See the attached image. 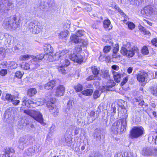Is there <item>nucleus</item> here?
<instances>
[{
	"instance_id": "obj_6",
	"label": "nucleus",
	"mask_w": 157,
	"mask_h": 157,
	"mask_svg": "<svg viewBox=\"0 0 157 157\" xmlns=\"http://www.w3.org/2000/svg\"><path fill=\"white\" fill-rule=\"evenodd\" d=\"M47 100L46 105L50 112L55 117L57 116L59 110L56 106L54 104L56 102V99H47Z\"/></svg>"
},
{
	"instance_id": "obj_42",
	"label": "nucleus",
	"mask_w": 157,
	"mask_h": 157,
	"mask_svg": "<svg viewBox=\"0 0 157 157\" xmlns=\"http://www.w3.org/2000/svg\"><path fill=\"white\" fill-rule=\"evenodd\" d=\"M119 50V46L118 44H117L115 45V46L113 48V53L115 54L117 53Z\"/></svg>"
},
{
	"instance_id": "obj_28",
	"label": "nucleus",
	"mask_w": 157,
	"mask_h": 157,
	"mask_svg": "<svg viewBox=\"0 0 157 157\" xmlns=\"http://www.w3.org/2000/svg\"><path fill=\"white\" fill-rule=\"evenodd\" d=\"M74 88L76 92H80L82 91L83 86L82 84L78 83L74 86Z\"/></svg>"
},
{
	"instance_id": "obj_59",
	"label": "nucleus",
	"mask_w": 157,
	"mask_h": 157,
	"mask_svg": "<svg viewBox=\"0 0 157 157\" xmlns=\"http://www.w3.org/2000/svg\"><path fill=\"white\" fill-rule=\"evenodd\" d=\"M5 98H15L13 97L11 94H7L6 95Z\"/></svg>"
},
{
	"instance_id": "obj_44",
	"label": "nucleus",
	"mask_w": 157,
	"mask_h": 157,
	"mask_svg": "<svg viewBox=\"0 0 157 157\" xmlns=\"http://www.w3.org/2000/svg\"><path fill=\"white\" fill-rule=\"evenodd\" d=\"M151 43L153 46L157 47V38H153L151 40Z\"/></svg>"
},
{
	"instance_id": "obj_10",
	"label": "nucleus",
	"mask_w": 157,
	"mask_h": 157,
	"mask_svg": "<svg viewBox=\"0 0 157 157\" xmlns=\"http://www.w3.org/2000/svg\"><path fill=\"white\" fill-rule=\"evenodd\" d=\"M65 87L63 85L59 84L56 87L55 90V95L57 97L63 96L65 93Z\"/></svg>"
},
{
	"instance_id": "obj_58",
	"label": "nucleus",
	"mask_w": 157,
	"mask_h": 157,
	"mask_svg": "<svg viewBox=\"0 0 157 157\" xmlns=\"http://www.w3.org/2000/svg\"><path fill=\"white\" fill-rule=\"evenodd\" d=\"M115 157H123L122 153L120 152L117 153L115 155Z\"/></svg>"
},
{
	"instance_id": "obj_53",
	"label": "nucleus",
	"mask_w": 157,
	"mask_h": 157,
	"mask_svg": "<svg viewBox=\"0 0 157 157\" xmlns=\"http://www.w3.org/2000/svg\"><path fill=\"white\" fill-rule=\"evenodd\" d=\"M111 56L109 55H107L105 56V60L106 62H109L111 60Z\"/></svg>"
},
{
	"instance_id": "obj_45",
	"label": "nucleus",
	"mask_w": 157,
	"mask_h": 157,
	"mask_svg": "<svg viewBox=\"0 0 157 157\" xmlns=\"http://www.w3.org/2000/svg\"><path fill=\"white\" fill-rule=\"evenodd\" d=\"M7 73V70L6 69H2L0 71V75L2 76H4L6 75Z\"/></svg>"
},
{
	"instance_id": "obj_64",
	"label": "nucleus",
	"mask_w": 157,
	"mask_h": 157,
	"mask_svg": "<svg viewBox=\"0 0 157 157\" xmlns=\"http://www.w3.org/2000/svg\"><path fill=\"white\" fill-rule=\"evenodd\" d=\"M144 101H141L139 103V105L141 106H142L144 104Z\"/></svg>"
},
{
	"instance_id": "obj_37",
	"label": "nucleus",
	"mask_w": 157,
	"mask_h": 157,
	"mask_svg": "<svg viewBox=\"0 0 157 157\" xmlns=\"http://www.w3.org/2000/svg\"><path fill=\"white\" fill-rule=\"evenodd\" d=\"M69 129L71 130V132L72 133V130L75 129V131H74V133L75 135H77L79 133V128L75 127V126H71L69 128Z\"/></svg>"
},
{
	"instance_id": "obj_9",
	"label": "nucleus",
	"mask_w": 157,
	"mask_h": 157,
	"mask_svg": "<svg viewBox=\"0 0 157 157\" xmlns=\"http://www.w3.org/2000/svg\"><path fill=\"white\" fill-rule=\"evenodd\" d=\"M85 57L84 56H82L80 54L70 55L69 56V58L70 59L79 64H81L83 62Z\"/></svg>"
},
{
	"instance_id": "obj_48",
	"label": "nucleus",
	"mask_w": 157,
	"mask_h": 157,
	"mask_svg": "<svg viewBox=\"0 0 157 157\" xmlns=\"http://www.w3.org/2000/svg\"><path fill=\"white\" fill-rule=\"evenodd\" d=\"M116 108L115 106H113V105H112L111 106V113L113 115L115 114L116 113Z\"/></svg>"
},
{
	"instance_id": "obj_50",
	"label": "nucleus",
	"mask_w": 157,
	"mask_h": 157,
	"mask_svg": "<svg viewBox=\"0 0 157 157\" xmlns=\"http://www.w3.org/2000/svg\"><path fill=\"white\" fill-rule=\"evenodd\" d=\"M11 99V102L14 105H16L18 104L20 102L19 100H15V99Z\"/></svg>"
},
{
	"instance_id": "obj_25",
	"label": "nucleus",
	"mask_w": 157,
	"mask_h": 157,
	"mask_svg": "<svg viewBox=\"0 0 157 157\" xmlns=\"http://www.w3.org/2000/svg\"><path fill=\"white\" fill-rule=\"evenodd\" d=\"M69 31L67 30H63L59 34V37L62 39H64L69 35Z\"/></svg>"
},
{
	"instance_id": "obj_5",
	"label": "nucleus",
	"mask_w": 157,
	"mask_h": 157,
	"mask_svg": "<svg viewBox=\"0 0 157 157\" xmlns=\"http://www.w3.org/2000/svg\"><path fill=\"white\" fill-rule=\"evenodd\" d=\"M139 51V49L136 46H134L130 49L128 50L124 47H122L120 51V53L123 56H126L128 58L133 57L135 53Z\"/></svg>"
},
{
	"instance_id": "obj_34",
	"label": "nucleus",
	"mask_w": 157,
	"mask_h": 157,
	"mask_svg": "<svg viewBox=\"0 0 157 157\" xmlns=\"http://www.w3.org/2000/svg\"><path fill=\"white\" fill-rule=\"evenodd\" d=\"M14 151L13 149L11 148H7L6 150V154L4 155H1L2 157H10V155L9 154L10 152L13 153Z\"/></svg>"
},
{
	"instance_id": "obj_4",
	"label": "nucleus",
	"mask_w": 157,
	"mask_h": 157,
	"mask_svg": "<svg viewBox=\"0 0 157 157\" xmlns=\"http://www.w3.org/2000/svg\"><path fill=\"white\" fill-rule=\"evenodd\" d=\"M24 113L33 117L35 120L41 124H44L43 118L41 113L35 110H26L24 111Z\"/></svg>"
},
{
	"instance_id": "obj_54",
	"label": "nucleus",
	"mask_w": 157,
	"mask_h": 157,
	"mask_svg": "<svg viewBox=\"0 0 157 157\" xmlns=\"http://www.w3.org/2000/svg\"><path fill=\"white\" fill-rule=\"evenodd\" d=\"M94 76H93V75H90L86 78V80L87 81L94 80Z\"/></svg>"
},
{
	"instance_id": "obj_8",
	"label": "nucleus",
	"mask_w": 157,
	"mask_h": 157,
	"mask_svg": "<svg viewBox=\"0 0 157 157\" xmlns=\"http://www.w3.org/2000/svg\"><path fill=\"white\" fill-rule=\"evenodd\" d=\"M70 64V62L68 59H65L63 65L58 66L57 69L59 72L62 74H66L69 69L68 66Z\"/></svg>"
},
{
	"instance_id": "obj_1",
	"label": "nucleus",
	"mask_w": 157,
	"mask_h": 157,
	"mask_svg": "<svg viewBox=\"0 0 157 157\" xmlns=\"http://www.w3.org/2000/svg\"><path fill=\"white\" fill-rule=\"evenodd\" d=\"M127 126L126 119H121L115 122L112 127V132L114 134H120L125 132Z\"/></svg>"
},
{
	"instance_id": "obj_39",
	"label": "nucleus",
	"mask_w": 157,
	"mask_h": 157,
	"mask_svg": "<svg viewBox=\"0 0 157 157\" xmlns=\"http://www.w3.org/2000/svg\"><path fill=\"white\" fill-rule=\"evenodd\" d=\"M65 139L67 145L70 147H71L72 145V140L70 138L67 137H65Z\"/></svg>"
},
{
	"instance_id": "obj_35",
	"label": "nucleus",
	"mask_w": 157,
	"mask_h": 157,
	"mask_svg": "<svg viewBox=\"0 0 157 157\" xmlns=\"http://www.w3.org/2000/svg\"><path fill=\"white\" fill-rule=\"evenodd\" d=\"M24 74V72H22L20 71H17L16 72L14 77H16L19 79H21Z\"/></svg>"
},
{
	"instance_id": "obj_29",
	"label": "nucleus",
	"mask_w": 157,
	"mask_h": 157,
	"mask_svg": "<svg viewBox=\"0 0 157 157\" xmlns=\"http://www.w3.org/2000/svg\"><path fill=\"white\" fill-rule=\"evenodd\" d=\"M140 31L144 35H150L151 33L148 30H147L144 28L141 25L139 26Z\"/></svg>"
},
{
	"instance_id": "obj_32",
	"label": "nucleus",
	"mask_w": 157,
	"mask_h": 157,
	"mask_svg": "<svg viewBox=\"0 0 157 157\" xmlns=\"http://www.w3.org/2000/svg\"><path fill=\"white\" fill-rule=\"evenodd\" d=\"M115 84L113 80H109L107 82L106 86L107 88H111L114 86Z\"/></svg>"
},
{
	"instance_id": "obj_24",
	"label": "nucleus",
	"mask_w": 157,
	"mask_h": 157,
	"mask_svg": "<svg viewBox=\"0 0 157 157\" xmlns=\"http://www.w3.org/2000/svg\"><path fill=\"white\" fill-rule=\"evenodd\" d=\"M28 141L27 137L26 136L21 137L19 140L18 143L21 145H22L26 144Z\"/></svg>"
},
{
	"instance_id": "obj_27",
	"label": "nucleus",
	"mask_w": 157,
	"mask_h": 157,
	"mask_svg": "<svg viewBox=\"0 0 157 157\" xmlns=\"http://www.w3.org/2000/svg\"><path fill=\"white\" fill-rule=\"evenodd\" d=\"M19 66L22 69L24 70H28L30 68V64L27 62H22L20 64Z\"/></svg>"
},
{
	"instance_id": "obj_15",
	"label": "nucleus",
	"mask_w": 157,
	"mask_h": 157,
	"mask_svg": "<svg viewBox=\"0 0 157 157\" xmlns=\"http://www.w3.org/2000/svg\"><path fill=\"white\" fill-rule=\"evenodd\" d=\"M56 81L54 80L48 82L44 85V88L47 90L52 89L56 86Z\"/></svg>"
},
{
	"instance_id": "obj_47",
	"label": "nucleus",
	"mask_w": 157,
	"mask_h": 157,
	"mask_svg": "<svg viewBox=\"0 0 157 157\" xmlns=\"http://www.w3.org/2000/svg\"><path fill=\"white\" fill-rule=\"evenodd\" d=\"M31 99H29L27 100H23V102H25V105H27V104L30 105L34 103V102L33 101H31Z\"/></svg>"
},
{
	"instance_id": "obj_23",
	"label": "nucleus",
	"mask_w": 157,
	"mask_h": 157,
	"mask_svg": "<svg viewBox=\"0 0 157 157\" xmlns=\"http://www.w3.org/2000/svg\"><path fill=\"white\" fill-rule=\"evenodd\" d=\"M119 9L120 10V11H119L121 13V14L124 17V19L121 20V21L122 22V24H126L127 25L128 24V22L127 21V19L128 20L129 19L128 17L126 16L124 13L119 8Z\"/></svg>"
},
{
	"instance_id": "obj_33",
	"label": "nucleus",
	"mask_w": 157,
	"mask_h": 157,
	"mask_svg": "<svg viewBox=\"0 0 157 157\" xmlns=\"http://www.w3.org/2000/svg\"><path fill=\"white\" fill-rule=\"evenodd\" d=\"M150 90L152 94L155 96H157V85L151 87Z\"/></svg>"
},
{
	"instance_id": "obj_14",
	"label": "nucleus",
	"mask_w": 157,
	"mask_h": 157,
	"mask_svg": "<svg viewBox=\"0 0 157 157\" xmlns=\"http://www.w3.org/2000/svg\"><path fill=\"white\" fill-rule=\"evenodd\" d=\"M154 148L147 147L144 148L142 151V155L145 156L154 155Z\"/></svg>"
},
{
	"instance_id": "obj_31",
	"label": "nucleus",
	"mask_w": 157,
	"mask_h": 157,
	"mask_svg": "<svg viewBox=\"0 0 157 157\" xmlns=\"http://www.w3.org/2000/svg\"><path fill=\"white\" fill-rule=\"evenodd\" d=\"M33 57L28 54H25L22 55L20 57V59L21 61H26L29 59L31 57L32 58Z\"/></svg>"
},
{
	"instance_id": "obj_52",
	"label": "nucleus",
	"mask_w": 157,
	"mask_h": 157,
	"mask_svg": "<svg viewBox=\"0 0 157 157\" xmlns=\"http://www.w3.org/2000/svg\"><path fill=\"white\" fill-rule=\"evenodd\" d=\"M120 55H118L117 53L115 54L113 53V54L112 55V59H117L118 58H120Z\"/></svg>"
},
{
	"instance_id": "obj_46",
	"label": "nucleus",
	"mask_w": 157,
	"mask_h": 157,
	"mask_svg": "<svg viewBox=\"0 0 157 157\" xmlns=\"http://www.w3.org/2000/svg\"><path fill=\"white\" fill-rule=\"evenodd\" d=\"M84 31L81 30H78L77 31L76 35L78 36V37H81L84 35Z\"/></svg>"
},
{
	"instance_id": "obj_18",
	"label": "nucleus",
	"mask_w": 157,
	"mask_h": 157,
	"mask_svg": "<svg viewBox=\"0 0 157 157\" xmlns=\"http://www.w3.org/2000/svg\"><path fill=\"white\" fill-rule=\"evenodd\" d=\"M80 40L78 36L76 34H72L70 37V40L71 42L75 44H78L80 42Z\"/></svg>"
},
{
	"instance_id": "obj_11",
	"label": "nucleus",
	"mask_w": 157,
	"mask_h": 157,
	"mask_svg": "<svg viewBox=\"0 0 157 157\" xmlns=\"http://www.w3.org/2000/svg\"><path fill=\"white\" fill-rule=\"evenodd\" d=\"M45 55H51L54 53L53 48L49 44H45L43 47Z\"/></svg>"
},
{
	"instance_id": "obj_43",
	"label": "nucleus",
	"mask_w": 157,
	"mask_h": 157,
	"mask_svg": "<svg viewBox=\"0 0 157 157\" xmlns=\"http://www.w3.org/2000/svg\"><path fill=\"white\" fill-rule=\"evenodd\" d=\"M128 76H126L124 77L122 80V81L120 83V85L121 86H123L128 82Z\"/></svg>"
},
{
	"instance_id": "obj_41",
	"label": "nucleus",
	"mask_w": 157,
	"mask_h": 157,
	"mask_svg": "<svg viewBox=\"0 0 157 157\" xmlns=\"http://www.w3.org/2000/svg\"><path fill=\"white\" fill-rule=\"evenodd\" d=\"M129 29L132 30L135 27V24L132 22H128L127 25Z\"/></svg>"
},
{
	"instance_id": "obj_55",
	"label": "nucleus",
	"mask_w": 157,
	"mask_h": 157,
	"mask_svg": "<svg viewBox=\"0 0 157 157\" xmlns=\"http://www.w3.org/2000/svg\"><path fill=\"white\" fill-rule=\"evenodd\" d=\"M112 69L113 70H115L116 71H118L119 69V67L116 65H114L112 66L111 67Z\"/></svg>"
},
{
	"instance_id": "obj_62",
	"label": "nucleus",
	"mask_w": 157,
	"mask_h": 157,
	"mask_svg": "<svg viewBox=\"0 0 157 157\" xmlns=\"http://www.w3.org/2000/svg\"><path fill=\"white\" fill-rule=\"evenodd\" d=\"M154 155H157V148H154Z\"/></svg>"
},
{
	"instance_id": "obj_60",
	"label": "nucleus",
	"mask_w": 157,
	"mask_h": 157,
	"mask_svg": "<svg viewBox=\"0 0 157 157\" xmlns=\"http://www.w3.org/2000/svg\"><path fill=\"white\" fill-rule=\"evenodd\" d=\"M143 21H145V22H146L149 25H150V26H151L152 25V24L151 22L149 21H148L146 20V19H144Z\"/></svg>"
},
{
	"instance_id": "obj_22",
	"label": "nucleus",
	"mask_w": 157,
	"mask_h": 157,
	"mask_svg": "<svg viewBox=\"0 0 157 157\" xmlns=\"http://www.w3.org/2000/svg\"><path fill=\"white\" fill-rule=\"evenodd\" d=\"M45 54L42 53H40L36 56L32 57L34 61H37L42 60L44 58Z\"/></svg>"
},
{
	"instance_id": "obj_51",
	"label": "nucleus",
	"mask_w": 157,
	"mask_h": 157,
	"mask_svg": "<svg viewBox=\"0 0 157 157\" xmlns=\"http://www.w3.org/2000/svg\"><path fill=\"white\" fill-rule=\"evenodd\" d=\"M105 57L104 55L101 54L98 58L99 60L102 62L105 60Z\"/></svg>"
},
{
	"instance_id": "obj_13",
	"label": "nucleus",
	"mask_w": 157,
	"mask_h": 157,
	"mask_svg": "<svg viewBox=\"0 0 157 157\" xmlns=\"http://www.w3.org/2000/svg\"><path fill=\"white\" fill-rule=\"evenodd\" d=\"M147 74L145 72H140L136 75V77L137 81L140 83H143L145 82L147 78Z\"/></svg>"
},
{
	"instance_id": "obj_20",
	"label": "nucleus",
	"mask_w": 157,
	"mask_h": 157,
	"mask_svg": "<svg viewBox=\"0 0 157 157\" xmlns=\"http://www.w3.org/2000/svg\"><path fill=\"white\" fill-rule=\"evenodd\" d=\"M82 46L78 45L75 46L73 50V54H71V55H78L81 53L82 51Z\"/></svg>"
},
{
	"instance_id": "obj_2",
	"label": "nucleus",
	"mask_w": 157,
	"mask_h": 157,
	"mask_svg": "<svg viewBox=\"0 0 157 157\" xmlns=\"http://www.w3.org/2000/svg\"><path fill=\"white\" fill-rule=\"evenodd\" d=\"M12 19L11 18V17H10L9 18L5 19L3 21L2 25L6 30H14L20 26V24L16 22L17 17L16 15L13 16Z\"/></svg>"
},
{
	"instance_id": "obj_7",
	"label": "nucleus",
	"mask_w": 157,
	"mask_h": 157,
	"mask_svg": "<svg viewBox=\"0 0 157 157\" xmlns=\"http://www.w3.org/2000/svg\"><path fill=\"white\" fill-rule=\"evenodd\" d=\"M29 26V29L33 34H38L42 31V27L39 22L32 23Z\"/></svg>"
},
{
	"instance_id": "obj_38",
	"label": "nucleus",
	"mask_w": 157,
	"mask_h": 157,
	"mask_svg": "<svg viewBox=\"0 0 157 157\" xmlns=\"http://www.w3.org/2000/svg\"><path fill=\"white\" fill-rule=\"evenodd\" d=\"M102 77L104 78H109L110 77L108 71L105 70L103 71L102 75Z\"/></svg>"
},
{
	"instance_id": "obj_56",
	"label": "nucleus",
	"mask_w": 157,
	"mask_h": 157,
	"mask_svg": "<svg viewBox=\"0 0 157 157\" xmlns=\"http://www.w3.org/2000/svg\"><path fill=\"white\" fill-rule=\"evenodd\" d=\"M133 68L132 67H129L127 69V72L128 74H131L132 73Z\"/></svg>"
},
{
	"instance_id": "obj_49",
	"label": "nucleus",
	"mask_w": 157,
	"mask_h": 157,
	"mask_svg": "<svg viewBox=\"0 0 157 157\" xmlns=\"http://www.w3.org/2000/svg\"><path fill=\"white\" fill-rule=\"evenodd\" d=\"M80 42L82 44V46L83 47L86 46L87 44V41L83 39H80Z\"/></svg>"
},
{
	"instance_id": "obj_61",
	"label": "nucleus",
	"mask_w": 157,
	"mask_h": 157,
	"mask_svg": "<svg viewBox=\"0 0 157 157\" xmlns=\"http://www.w3.org/2000/svg\"><path fill=\"white\" fill-rule=\"evenodd\" d=\"M95 115V112L94 111H91L90 113V116L91 117H94Z\"/></svg>"
},
{
	"instance_id": "obj_57",
	"label": "nucleus",
	"mask_w": 157,
	"mask_h": 157,
	"mask_svg": "<svg viewBox=\"0 0 157 157\" xmlns=\"http://www.w3.org/2000/svg\"><path fill=\"white\" fill-rule=\"evenodd\" d=\"M67 108H69V109L70 107L72 106V101H71L70 100H69L68 103H67Z\"/></svg>"
},
{
	"instance_id": "obj_19",
	"label": "nucleus",
	"mask_w": 157,
	"mask_h": 157,
	"mask_svg": "<svg viewBox=\"0 0 157 157\" xmlns=\"http://www.w3.org/2000/svg\"><path fill=\"white\" fill-rule=\"evenodd\" d=\"M37 92L36 90L33 88L29 89L27 91V94L28 96L32 97L35 95Z\"/></svg>"
},
{
	"instance_id": "obj_3",
	"label": "nucleus",
	"mask_w": 157,
	"mask_h": 157,
	"mask_svg": "<svg viewBox=\"0 0 157 157\" xmlns=\"http://www.w3.org/2000/svg\"><path fill=\"white\" fill-rule=\"evenodd\" d=\"M145 133L144 129L140 126L134 127L130 132V137L132 139L142 137Z\"/></svg>"
},
{
	"instance_id": "obj_16",
	"label": "nucleus",
	"mask_w": 157,
	"mask_h": 157,
	"mask_svg": "<svg viewBox=\"0 0 157 157\" xmlns=\"http://www.w3.org/2000/svg\"><path fill=\"white\" fill-rule=\"evenodd\" d=\"M103 26L105 29H107L108 30H110L112 29L113 27L111 25L110 20L107 19H105L103 21Z\"/></svg>"
},
{
	"instance_id": "obj_17",
	"label": "nucleus",
	"mask_w": 157,
	"mask_h": 157,
	"mask_svg": "<svg viewBox=\"0 0 157 157\" xmlns=\"http://www.w3.org/2000/svg\"><path fill=\"white\" fill-rule=\"evenodd\" d=\"M112 73L114 81L116 82H119L121 80L122 75L120 73L117 72L113 71H112Z\"/></svg>"
},
{
	"instance_id": "obj_40",
	"label": "nucleus",
	"mask_w": 157,
	"mask_h": 157,
	"mask_svg": "<svg viewBox=\"0 0 157 157\" xmlns=\"http://www.w3.org/2000/svg\"><path fill=\"white\" fill-rule=\"evenodd\" d=\"M101 93L98 90H95L93 93V97L94 98H98L100 97Z\"/></svg>"
},
{
	"instance_id": "obj_12",
	"label": "nucleus",
	"mask_w": 157,
	"mask_h": 157,
	"mask_svg": "<svg viewBox=\"0 0 157 157\" xmlns=\"http://www.w3.org/2000/svg\"><path fill=\"white\" fill-rule=\"evenodd\" d=\"M141 12L144 15L148 16L154 12L153 7L151 5H147L145 6L142 10Z\"/></svg>"
},
{
	"instance_id": "obj_30",
	"label": "nucleus",
	"mask_w": 157,
	"mask_h": 157,
	"mask_svg": "<svg viewBox=\"0 0 157 157\" xmlns=\"http://www.w3.org/2000/svg\"><path fill=\"white\" fill-rule=\"evenodd\" d=\"M142 54L144 55H148L149 53V50L146 46H144L141 49Z\"/></svg>"
},
{
	"instance_id": "obj_36",
	"label": "nucleus",
	"mask_w": 157,
	"mask_h": 157,
	"mask_svg": "<svg viewBox=\"0 0 157 157\" xmlns=\"http://www.w3.org/2000/svg\"><path fill=\"white\" fill-rule=\"evenodd\" d=\"M111 48V47L110 45L105 46L103 47V52L105 54H107L110 52Z\"/></svg>"
},
{
	"instance_id": "obj_26",
	"label": "nucleus",
	"mask_w": 157,
	"mask_h": 157,
	"mask_svg": "<svg viewBox=\"0 0 157 157\" xmlns=\"http://www.w3.org/2000/svg\"><path fill=\"white\" fill-rule=\"evenodd\" d=\"M93 93V90L91 89L84 90L81 92V94L82 95L87 96H91Z\"/></svg>"
},
{
	"instance_id": "obj_63",
	"label": "nucleus",
	"mask_w": 157,
	"mask_h": 157,
	"mask_svg": "<svg viewBox=\"0 0 157 157\" xmlns=\"http://www.w3.org/2000/svg\"><path fill=\"white\" fill-rule=\"evenodd\" d=\"M55 128V125L53 124H52L50 128V130L51 131L52 130L54 129Z\"/></svg>"
},
{
	"instance_id": "obj_21",
	"label": "nucleus",
	"mask_w": 157,
	"mask_h": 157,
	"mask_svg": "<svg viewBox=\"0 0 157 157\" xmlns=\"http://www.w3.org/2000/svg\"><path fill=\"white\" fill-rule=\"evenodd\" d=\"M91 69L92 72L94 75V77H98L100 72L99 70L95 66H92L91 67Z\"/></svg>"
}]
</instances>
